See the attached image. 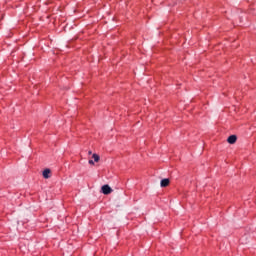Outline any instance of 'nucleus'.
Instances as JSON below:
<instances>
[{
    "label": "nucleus",
    "instance_id": "2",
    "mask_svg": "<svg viewBox=\"0 0 256 256\" xmlns=\"http://www.w3.org/2000/svg\"><path fill=\"white\" fill-rule=\"evenodd\" d=\"M227 142L230 143V145H234V143H237V136L231 135L228 137Z\"/></svg>",
    "mask_w": 256,
    "mask_h": 256
},
{
    "label": "nucleus",
    "instance_id": "4",
    "mask_svg": "<svg viewBox=\"0 0 256 256\" xmlns=\"http://www.w3.org/2000/svg\"><path fill=\"white\" fill-rule=\"evenodd\" d=\"M44 179H49L51 177V169L46 168L42 173Z\"/></svg>",
    "mask_w": 256,
    "mask_h": 256
},
{
    "label": "nucleus",
    "instance_id": "7",
    "mask_svg": "<svg viewBox=\"0 0 256 256\" xmlns=\"http://www.w3.org/2000/svg\"><path fill=\"white\" fill-rule=\"evenodd\" d=\"M92 153H93L92 151H89V152H88V154H90V155H92Z\"/></svg>",
    "mask_w": 256,
    "mask_h": 256
},
{
    "label": "nucleus",
    "instance_id": "3",
    "mask_svg": "<svg viewBox=\"0 0 256 256\" xmlns=\"http://www.w3.org/2000/svg\"><path fill=\"white\" fill-rule=\"evenodd\" d=\"M169 183H171L169 178H164L160 182V187H169Z\"/></svg>",
    "mask_w": 256,
    "mask_h": 256
},
{
    "label": "nucleus",
    "instance_id": "6",
    "mask_svg": "<svg viewBox=\"0 0 256 256\" xmlns=\"http://www.w3.org/2000/svg\"><path fill=\"white\" fill-rule=\"evenodd\" d=\"M89 165H95V162L93 160L88 161Z\"/></svg>",
    "mask_w": 256,
    "mask_h": 256
},
{
    "label": "nucleus",
    "instance_id": "1",
    "mask_svg": "<svg viewBox=\"0 0 256 256\" xmlns=\"http://www.w3.org/2000/svg\"><path fill=\"white\" fill-rule=\"evenodd\" d=\"M101 189H102V193L104 195H111V193H113V189L110 188L109 185H107V184L103 185Z\"/></svg>",
    "mask_w": 256,
    "mask_h": 256
},
{
    "label": "nucleus",
    "instance_id": "5",
    "mask_svg": "<svg viewBox=\"0 0 256 256\" xmlns=\"http://www.w3.org/2000/svg\"><path fill=\"white\" fill-rule=\"evenodd\" d=\"M92 158L94 159L95 163H99L100 157H99L98 154H93V155H92Z\"/></svg>",
    "mask_w": 256,
    "mask_h": 256
}]
</instances>
